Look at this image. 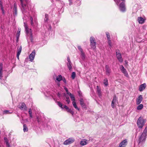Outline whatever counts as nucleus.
<instances>
[{"mask_svg":"<svg viewBox=\"0 0 147 147\" xmlns=\"http://www.w3.org/2000/svg\"><path fill=\"white\" fill-rule=\"evenodd\" d=\"M20 29H18V31L17 34H16V37H17V40H18L19 39V38L20 36Z\"/></svg>","mask_w":147,"mask_h":147,"instance_id":"obj_23","label":"nucleus"},{"mask_svg":"<svg viewBox=\"0 0 147 147\" xmlns=\"http://www.w3.org/2000/svg\"><path fill=\"white\" fill-rule=\"evenodd\" d=\"M78 48L80 52V55L82 58L83 60L85 58V55L83 51V49L81 47L79 46H78Z\"/></svg>","mask_w":147,"mask_h":147,"instance_id":"obj_7","label":"nucleus"},{"mask_svg":"<svg viewBox=\"0 0 147 147\" xmlns=\"http://www.w3.org/2000/svg\"><path fill=\"white\" fill-rule=\"evenodd\" d=\"M125 62H126V63H127V61H125Z\"/></svg>","mask_w":147,"mask_h":147,"instance_id":"obj_57","label":"nucleus"},{"mask_svg":"<svg viewBox=\"0 0 147 147\" xmlns=\"http://www.w3.org/2000/svg\"><path fill=\"white\" fill-rule=\"evenodd\" d=\"M18 107L21 110L27 111V108L25 103L24 102L20 103L18 106Z\"/></svg>","mask_w":147,"mask_h":147,"instance_id":"obj_4","label":"nucleus"},{"mask_svg":"<svg viewBox=\"0 0 147 147\" xmlns=\"http://www.w3.org/2000/svg\"><path fill=\"white\" fill-rule=\"evenodd\" d=\"M80 104L82 106L84 107V108H85L86 107V105L85 104L84 102V100L83 99L81 98L80 100Z\"/></svg>","mask_w":147,"mask_h":147,"instance_id":"obj_20","label":"nucleus"},{"mask_svg":"<svg viewBox=\"0 0 147 147\" xmlns=\"http://www.w3.org/2000/svg\"><path fill=\"white\" fill-rule=\"evenodd\" d=\"M9 111L7 110H5L3 111L4 114H9Z\"/></svg>","mask_w":147,"mask_h":147,"instance_id":"obj_41","label":"nucleus"},{"mask_svg":"<svg viewBox=\"0 0 147 147\" xmlns=\"http://www.w3.org/2000/svg\"><path fill=\"white\" fill-rule=\"evenodd\" d=\"M90 46L91 48L94 49L96 48V42L94 41L95 38L93 37H91L90 39Z\"/></svg>","mask_w":147,"mask_h":147,"instance_id":"obj_5","label":"nucleus"},{"mask_svg":"<svg viewBox=\"0 0 147 147\" xmlns=\"http://www.w3.org/2000/svg\"><path fill=\"white\" fill-rule=\"evenodd\" d=\"M57 103H58V105H59V107H61L62 109H63V105L61 102H57Z\"/></svg>","mask_w":147,"mask_h":147,"instance_id":"obj_36","label":"nucleus"},{"mask_svg":"<svg viewBox=\"0 0 147 147\" xmlns=\"http://www.w3.org/2000/svg\"><path fill=\"white\" fill-rule=\"evenodd\" d=\"M3 64H0V71H2Z\"/></svg>","mask_w":147,"mask_h":147,"instance_id":"obj_43","label":"nucleus"},{"mask_svg":"<svg viewBox=\"0 0 147 147\" xmlns=\"http://www.w3.org/2000/svg\"><path fill=\"white\" fill-rule=\"evenodd\" d=\"M20 1L21 2V4L22 5V6L23 9H25L26 8V4H24L23 3L22 0H20Z\"/></svg>","mask_w":147,"mask_h":147,"instance_id":"obj_28","label":"nucleus"},{"mask_svg":"<svg viewBox=\"0 0 147 147\" xmlns=\"http://www.w3.org/2000/svg\"><path fill=\"white\" fill-rule=\"evenodd\" d=\"M66 101L68 104L70 102V100L69 97H66Z\"/></svg>","mask_w":147,"mask_h":147,"instance_id":"obj_42","label":"nucleus"},{"mask_svg":"<svg viewBox=\"0 0 147 147\" xmlns=\"http://www.w3.org/2000/svg\"><path fill=\"white\" fill-rule=\"evenodd\" d=\"M30 24L32 26H34V23L33 22V18L32 17H30Z\"/></svg>","mask_w":147,"mask_h":147,"instance_id":"obj_35","label":"nucleus"},{"mask_svg":"<svg viewBox=\"0 0 147 147\" xmlns=\"http://www.w3.org/2000/svg\"><path fill=\"white\" fill-rule=\"evenodd\" d=\"M114 0V1H115L116 2V4L117 5H118V4L119 2V1L118 0Z\"/></svg>","mask_w":147,"mask_h":147,"instance_id":"obj_45","label":"nucleus"},{"mask_svg":"<svg viewBox=\"0 0 147 147\" xmlns=\"http://www.w3.org/2000/svg\"><path fill=\"white\" fill-rule=\"evenodd\" d=\"M64 89L65 90L66 92H67L68 91L67 88L65 87H64Z\"/></svg>","mask_w":147,"mask_h":147,"instance_id":"obj_52","label":"nucleus"},{"mask_svg":"<svg viewBox=\"0 0 147 147\" xmlns=\"http://www.w3.org/2000/svg\"><path fill=\"white\" fill-rule=\"evenodd\" d=\"M67 112L70 113L72 115H73L74 114V112L71 109H68L67 110Z\"/></svg>","mask_w":147,"mask_h":147,"instance_id":"obj_32","label":"nucleus"},{"mask_svg":"<svg viewBox=\"0 0 147 147\" xmlns=\"http://www.w3.org/2000/svg\"><path fill=\"white\" fill-rule=\"evenodd\" d=\"M122 1L124 2L125 1V0H121Z\"/></svg>","mask_w":147,"mask_h":147,"instance_id":"obj_56","label":"nucleus"},{"mask_svg":"<svg viewBox=\"0 0 147 147\" xmlns=\"http://www.w3.org/2000/svg\"><path fill=\"white\" fill-rule=\"evenodd\" d=\"M63 82H64V83H66V80H65V79L64 78L63 79H62Z\"/></svg>","mask_w":147,"mask_h":147,"instance_id":"obj_51","label":"nucleus"},{"mask_svg":"<svg viewBox=\"0 0 147 147\" xmlns=\"http://www.w3.org/2000/svg\"><path fill=\"white\" fill-rule=\"evenodd\" d=\"M67 61H68V63H71V62L70 61V59L69 57H67Z\"/></svg>","mask_w":147,"mask_h":147,"instance_id":"obj_49","label":"nucleus"},{"mask_svg":"<svg viewBox=\"0 0 147 147\" xmlns=\"http://www.w3.org/2000/svg\"><path fill=\"white\" fill-rule=\"evenodd\" d=\"M71 63H67V66L70 71L71 70L72 68V66H71Z\"/></svg>","mask_w":147,"mask_h":147,"instance_id":"obj_30","label":"nucleus"},{"mask_svg":"<svg viewBox=\"0 0 147 147\" xmlns=\"http://www.w3.org/2000/svg\"><path fill=\"white\" fill-rule=\"evenodd\" d=\"M103 83L106 86L108 85V81L107 78L103 80Z\"/></svg>","mask_w":147,"mask_h":147,"instance_id":"obj_27","label":"nucleus"},{"mask_svg":"<svg viewBox=\"0 0 147 147\" xmlns=\"http://www.w3.org/2000/svg\"><path fill=\"white\" fill-rule=\"evenodd\" d=\"M97 92H98V95L100 96H101V91L100 89L99 88V86H97L96 87Z\"/></svg>","mask_w":147,"mask_h":147,"instance_id":"obj_24","label":"nucleus"},{"mask_svg":"<svg viewBox=\"0 0 147 147\" xmlns=\"http://www.w3.org/2000/svg\"><path fill=\"white\" fill-rule=\"evenodd\" d=\"M72 104L74 107L77 110L79 111L80 109L78 108L77 106L75 101H74L72 102Z\"/></svg>","mask_w":147,"mask_h":147,"instance_id":"obj_22","label":"nucleus"},{"mask_svg":"<svg viewBox=\"0 0 147 147\" xmlns=\"http://www.w3.org/2000/svg\"><path fill=\"white\" fill-rule=\"evenodd\" d=\"M143 99V97L142 95H140L136 99V104L137 105L140 104Z\"/></svg>","mask_w":147,"mask_h":147,"instance_id":"obj_12","label":"nucleus"},{"mask_svg":"<svg viewBox=\"0 0 147 147\" xmlns=\"http://www.w3.org/2000/svg\"><path fill=\"white\" fill-rule=\"evenodd\" d=\"M106 73L109 76L111 72V70L109 67L108 65L105 66Z\"/></svg>","mask_w":147,"mask_h":147,"instance_id":"obj_16","label":"nucleus"},{"mask_svg":"<svg viewBox=\"0 0 147 147\" xmlns=\"http://www.w3.org/2000/svg\"><path fill=\"white\" fill-rule=\"evenodd\" d=\"M67 92V94L69 95L70 96L71 95H72V94H71V93H70L69 92H68V91L67 92Z\"/></svg>","mask_w":147,"mask_h":147,"instance_id":"obj_48","label":"nucleus"},{"mask_svg":"<svg viewBox=\"0 0 147 147\" xmlns=\"http://www.w3.org/2000/svg\"><path fill=\"white\" fill-rule=\"evenodd\" d=\"M74 141V140L73 138H69L63 142V144L65 145H67L72 143Z\"/></svg>","mask_w":147,"mask_h":147,"instance_id":"obj_6","label":"nucleus"},{"mask_svg":"<svg viewBox=\"0 0 147 147\" xmlns=\"http://www.w3.org/2000/svg\"><path fill=\"white\" fill-rule=\"evenodd\" d=\"M1 10L2 11V13H3V14H5V12L4 10V9H3V7H1Z\"/></svg>","mask_w":147,"mask_h":147,"instance_id":"obj_44","label":"nucleus"},{"mask_svg":"<svg viewBox=\"0 0 147 147\" xmlns=\"http://www.w3.org/2000/svg\"><path fill=\"white\" fill-rule=\"evenodd\" d=\"M117 101V98L116 96H114L113 100L112 102L111 106L113 108L115 107V105L116 102Z\"/></svg>","mask_w":147,"mask_h":147,"instance_id":"obj_13","label":"nucleus"},{"mask_svg":"<svg viewBox=\"0 0 147 147\" xmlns=\"http://www.w3.org/2000/svg\"><path fill=\"white\" fill-rule=\"evenodd\" d=\"M76 76V73L74 72H73L72 73L71 77L73 79H74L75 78Z\"/></svg>","mask_w":147,"mask_h":147,"instance_id":"obj_31","label":"nucleus"},{"mask_svg":"<svg viewBox=\"0 0 147 147\" xmlns=\"http://www.w3.org/2000/svg\"><path fill=\"white\" fill-rule=\"evenodd\" d=\"M70 97L71 98V100L73 101H75V97L73 95H71Z\"/></svg>","mask_w":147,"mask_h":147,"instance_id":"obj_39","label":"nucleus"},{"mask_svg":"<svg viewBox=\"0 0 147 147\" xmlns=\"http://www.w3.org/2000/svg\"><path fill=\"white\" fill-rule=\"evenodd\" d=\"M127 144L126 140H125L121 142L119 144L120 147H125Z\"/></svg>","mask_w":147,"mask_h":147,"instance_id":"obj_14","label":"nucleus"},{"mask_svg":"<svg viewBox=\"0 0 147 147\" xmlns=\"http://www.w3.org/2000/svg\"><path fill=\"white\" fill-rule=\"evenodd\" d=\"M24 26L25 28V31L26 34L30 35L31 40L32 41V33L31 29H29L28 28L27 24L25 22L24 23Z\"/></svg>","mask_w":147,"mask_h":147,"instance_id":"obj_3","label":"nucleus"},{"mask_svg":"<svg viewBox=\"0 0 147 147\" xmlns=\"http://www.w3.org/2000/svg\"><path fill=\"white\" fill-rule=\"evenodd\" d=\"M138 20L139 24H143L144 22L145 19L141 17H138Z\"/></svg>","mask_w":147,"mask_h":147,"instance_id":"obj_15","label":"nucleus"},{"mask_svg":"<svg viewBox=\"0 0 147 147\" xmlns=\"http://www.w3.org/2000/svg\"><path fill=\"white\" fill-rule=\"evenodd\" d=\"M120 69L125 76L127 77H128L129 75L126 70V69L124 68V67L122 65H121L120 66Z\"/></svg>","mask_w":147,"mask_h":147,"instance_id":"obj_8","label":"nucleus"},{"mask_svg":"<svg viewBox=\"0 0 147 147\" xmlns=\"http://www.w3.org/2000/svg\"><path fill=\"white\" fill-rule=\"evenodd\" d=\"M5 142L6 144V145L7 147H10V146L8 140L5 141Z\"/></svg>","mask_w":147,"mask_h":147,"instance_id":"obj_37","label":"nucleus"},{"mask_svg":"<svg viewBox=\"0 0 147 147\" xmlns=\"http://www.w3.org/2000/svg\"><path fill=\"white\" fill-rule=\"evenodd\" d=\"M29 115H30V117L31 118L32 117V113H31V114H29Z\"/></svg>","mask_w":147,"mask_h":147,"instance_id":"obj_55","label":"nucleus"},{"mask_svg":"<svg viewBox=\"0 0 147 147\" xmlns=\"http://www.w3.org/2000/svg\"><path fill=\"white\" fill-rule=\"evenodd\" d=\"M143 107V105L142 104H141L140 105H139L137 108V109L138 110H140L142 109Z\"/></svg>","mask_w":147,"mask_h":147,"instance_id":"obj_26","label":"nucleus"},{"mask_svg":"<svg viewBox=\"0 0 147 147\" xmlns=\"http://www.w3.org/2000/svg\"><path fill=\"white\" fill-rule=\"evenodd\" d=\"M23 130L24 132H26L28 131V128L26 124L24 125Z\"/></svg>","mask_w":147,"mask_h":147,"instance_id":"obj_29","label":"nucleus"},{"mask_svg":"<svg viewBox=\"0 0 147 147\" xmlns=\"http://www.w3.org/2000/svg\"><path fill=\"white\" fill-rule=\"evenodd\" d=\"M116 56L119 61L121 63L123 61V59L121 57V54L120 53H118L117 52H116Z\"/></svg>","mask_w":147,"mask_h":147,"instance_id":"obj_11","label":"nucleus"},{"mask_svg":"<svg viewBox=\"0 0 147 147\" xmlns=\"http://www.w3.org/2000/svg\"><path fill=\"white\" fill-rule=\"evenodd\" d=\"M4 140L5 141L8 140L7 139L6 137L4 138Z\"/></svg>","mask_w":147,"mask_h":147,"instance_id":"obj_54","label":"nucleus"},{"mask_svg":"<svg viewBox=\"0 0 147 147\" xmlns=\"http://www.w3.org/2000/svg\"><path fill=\"white\" fill-rule=\"evenodd\" d=\"M146 138V135L144 134H142L139 137L138 143V144H144Z\"/></svg>","mask_w":147,"mask_h":147,"instance_id":"obj_2","label":"nucleus"},{"mask_svg":"<svg viewBox=\"0 0 147 147\" xmlns=\"http://www.w3.org/2000/svg\"><path fill=\"white\" fill-rule=\"evenodd\" d=\"M45 22H47L48 20V15L47 14H45Z\"/></svg>","mask_w":147,"mask_h":147,"instance_id":"obj_33","label":"nucleus"},{"mask_svg":"<svg viewBox=\"0 0 147 147\" xmlns=\"http://www.w3.org/2000/svg\"><path fill=\"white\" fill-rule=\"evenodd\" d=\"M146 87V84L145 83H144L143 84L140 85L139 88V90L140 91H142Z\"/></svg>","mask_w":147,"mask_h":147,"instance_id":"obj_17","label":"nucleus"},{"mask_svg":"<svg viewBox=\"0 0 147 147\" xmlns=\"http://www.w3.org/2000/svg\"><path fill=\"white\" fill-rule=\"evenodd\" d=\"M28 112H29V114H31V113H32V110H31V109H29Z\"/></svg>","mask_w":147,"mask_h":147,"instance_id":"obj_50","label":"nucleus"},{"mask_svg":"<svg viewBox=\"0 0 147 147\" xmlns=\"http://www.w3.org/2000/svg\"><path fill=\"white\" fill-rule=\"evenodd\" d=\"M146 122V119H144L141 117H139L137 122V124L138 127L140 128H142Z\"/></svg>","mask_w":147,"mask_h":147,"instance_id":"obj_1","label":"nucleus"},{"mask_svg":"<svg viewBox=\"0 0 147 147\" xmlns=\"http://www.w3.org/2000/svg\"><path fill=\"white\" fill-rule=\"evenodd\" d=\"M56 80L58 82H60L62 80V77L61 75H59L56 77Z\"/></svg>","mask_w":147,"mask_h":147,"instance_id":"obj_21","label":"nucleus"},{"mask_svg":"<svg viewBox=\"0 0 147 147\" xmlns=\"http://www.w3.org/2000/svg\"><path fill=\"white\" fill-rule=\"evenodd\" d=\"M58 86H59V85H60V84H58Z\"/></svg>","mask_w":147,"mask_h":147,"instance_id":"obj_58","label":"nucleus"},{"mask_svg":"<svg viewBox=\"0 0 147 147\" xmlns=\"http://www.w3.org/2000/svg\"><path fill=\"white\" fill-rule=\"evenodd\" d=\"M119 9L120 10L124 12L125 10V5L124 2L121 3L119 5Z\"/></svg>","mask_w":147,"mask_h":147,"instance_id":"obj_10","label":"nucleus"},{"mask_svg":"<svg viewBox=\"0 0 147 147\" xmlns=\"http://www.w3.org/2000/svg\"><path fill=\"white\" fill-rule=\"evenodd\" d=\"M2 71H0V79H1L2 78Z\"/></svg>","mask_w":147,"mask_h":147,"instance_id":"obj_46","label":"nucleus"},{"mask_svg":"<svg viewBox=\"0 0 147 147\" xmlns=\"http://www.w3.org/2000/svg\"><path fill=\"white\" fill-rule=\"evenodd\" d=\"M108 44L109 45L110 47H111V40L110 39H109V40H108Z\"/></svg>","mask_w":147,"mask_h":147,"instance_id":"obj_40","label":"nucleus"},{"mask_svg":"<svg viewBox=\"0 0 147 147\" xmlns=\"http://www.w3.org/2000/svg\"><path fill=\"white\" fill-rule=\"evenodd\" d=\"M88 144V142L87 140H83L80 142V144L82 146H84Z\"/></svg>","mask_w":147,"mask_h":147,"instance_id":"obj_19","label":"nucleus"},{"mask_svg":"<svg viewBox=\"0 0 147 147\" xmlns=\"http://www.w3.org/2000/svg\"><path fill=\"white\" fill-rule=\"evenodd\" d=\"M63 107V109L64 108L65 109L67 110L69 109L68 107L67 106H66L65 105H64Z\"/></svg>","mask_w":147,"mask_h":147,"instance_id":"obj_47","label":"nucleus"},{"mask_svg":"<svg viewBox=\"0 0 147 147\" xmlns=\"http://www.w3.org/2000/svg\"><path fill=\"white\" fill-rule=\"evenodd\" d=\"M22 49V47L21 46H20L18 48V49L17 57L18 59H19V56L21 52Z\"/></svg>","mask_w":147,"mask_h":147,"instance_id":"obj_18","label":"nucleus"},{"mask_svg":"<svg viewBox=\"0 0 147 147\" xmlns=\"http://www.w3.org/2000/svg\"><path fill=\"white\" fill-rule=\"evenodd\" d=\"M14 13H15V15L16 16L17 14V7L16 5L14 4Z\"/></svg>","mask_w":147,"mask_h":147,"instance_id":"obj_25","label":"nucleus"},{"mask_svg":"<svg viewBox=\"0 0 147 147\" xmlns=\"http://www.w3.org/2000/svg\"><path fill=\"white\" fill-rule=\"evenodd\" d=\"M0 7H2V3L1 1H0Z\"/></svg>","mask_w":147,"mask_h":147,"instance_id":"obj_53","label":"nucleus"},{"mask_svg":"<svg viewBox=\"0 0 147 147\" xmlns=\"http://www.w3.org/2000/svg\"><path fill=\"white\" fill-rule=\"evenodd\" d=\"M35 51L34 50L29 55V59L32 62L33 60L35 55Z\"/></svg>","mask_w":147,"mask_h":147,"instance_id":"obj_9","label":"nucleus"},{"mask_svg":"<svg viewBox=\"0 0 147 147\" xmlns=\"http://www.w3.org/2000/svg\"><path fill=\"white\" fill-rule=\"evenodd\" d=\"M106 35L107 36V40H109V39H110V37L109 33L108 32H106Z\"/></svg>","mask_w":147,"mask_h":147,"instance_id":"obj_34","label":"nucleus"},{"mask_svg":"<svg viewBox=\"0 0 147 147\" xmlns=\"http://www.w3.org/2000/svg\"><path fill=\"white\" fill-rule=\"evenodd\" d=\"M147 133V127H146L144 130L143 131L142 134H144L146 136Z\"/></svg>","mask_w":147,"mask_h":147,"instance_id":"obj_38","label":"nucleus"}]
</instances>
